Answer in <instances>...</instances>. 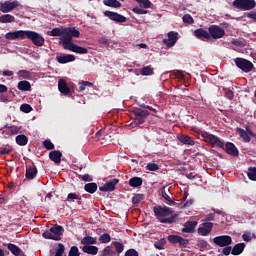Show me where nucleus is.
Returning a JSON list of instances; mask_svg holds the SVG:
<instances>
[{
  "label": "nucleus",
  "mask_w": 256,
  "mask_h": 256,
  "mask_svg": "<svg viewBox=\"0 0 256 256\" xmlns=\"http://www.w3.org/2000/svg\"><path fill=\"white\" fill-rule=\"evenodd\" d=\"M143 199V194H136L132 197L133 205H139Z\"/></svg>",
  "instance_id": "nucleus-54"
},
{
  "label": "nucleus",
  "mask_w": 256,
  "mask_h": 256,
  "mask_svg": "<svg viewBox=\"0 0 256 256\" xmlns=\"http://www.w3.org/2000/svg\"><path fill=\"white\" fill-rule=\"evenodd\" d=\"M195 227H197V221H187L184 224L182 233H195Z\"/></svg>",
  "instance_id": "nucleus-23"
},
{
  "label": "nucleus",
  "mask_w": 256,
  "mask_h": 256,
  "mask_svg": "<svg viewBox=\"0 0 256 256\" xmlns=\"http://www.w3.org/2000/svg\"><path fill=\"white\" fill-rule=\"evenodd\" d=\"M100 243H110L111 242V235L109 233H104L99 237Z\"/></svg>",
  "instance_id": "nucleus-46"
},
{
  "label": "nucleus",
  "mask_w": 256,
  "mask_h": 256,
  "mask_svg": "<svg viewBox=\"0 0 256 256\" xmlns=\"http://www.w3.org/2000/svg\"><path fill=\"white\" fill-rule=\"evenodd\" d=\"M77 201L81 203V197H79L76 193H69L67 196V201Z\"/></svg>",
  "instance_id": "nucleus-49"
},
{
  "label": "nucleus",
  "mask_w": 256,
  "mask_h": 256,
  "mask_svg": "<svg viewBox=\"0 0 256 256\" xmlns=\"http://www.w3.org/2000/svg\"><path fill=\"white\" fill-rule=\"evenodd\" d=\"M19 131H21V128L18 126L13 125L8 127V133H10V135H17Z\"/></svg>",
  "instance_id": "nucleus-53"
},
{
  "label": "nucleus",
  "mask_w": 256,
  "mask_h": 256,
  "mask_svg": "<svg viewBox=\"0 0 256 256\" xmlns=\"http://www.w3.org/2000/svg\"><path fill=\"white\" fill-rule=\"evenodd\" d=\"M177 41H179V33L175 31H170L168 32V39H164L163 43L168 47H173L175 43H177Z\"/></svg>",
  "instance_id": "nucleus-14"
},
{
  "label": "nucleus",
  "mask_w": 256,
  "mask_h": 256,
  "mask_svg": "<svg viewBox=\"0 0 256 256\" xmlns=\"http://www.w3.org/2000/svg\"><path fill=\"white\" fill-rule=\"evenodd\" d=\"M117 253L115 252V249L112 248V246H107L103 249V256H115Z\"/></svg>",
  "instance_id": "nucleus-41"
},
{
  "label": "nucleus",
  "mask_w": 256,
  "mask_h": 256,
  "mask_svg": "<svg viewBox=\"0 0 256 256\" xmlns=\"http://www.w3.org/2000/svg\"><path fill=\"white\" fill-rule=\"evenodd\" d=\"M179 245H180V247H187V245H189V239H185L180 236Z\"/></svg>",
  "instance_id": "nucleus-63"
},
{
  "label": "nucleus",
  "mask_w": 256,
  "mask_h": 256,
  "mask_svg": "<svg viewBox=\"0 0 256 256\" xmlns=\"http://www.w3.org/2000/svg\"><path fill=\"white\" fill-rule=\"evenodd\" d=\"M222 91L225 94L226 99H229L230 101L233 99V97H235V93L231 89L224 87Z\"/></svg>",
  "instance_id": "nucleus-44"
},
{
  "label": "nucleus",
  "mask_w": 256,
  "mask_h": 256,
  "mask_svg": "<svg viewBox=\"0 0 256 256\" xmlns=\"http://www.w3.org/2000/svg\"><path fill=\"white\" fill-rule=\"evenodd\" d=\"M247 175L250 181H256V167H250Z\"/></svg>",
  "instance_id": "nucleus-42"
},
{
  "label": "nucleus",
  "mask_w": 256,
  "mask_h": 256,
  "mask_svg": "<svg viewBox=\"0 0 256 256\" xmlns=\"http://www.w3.org/2000/svg\"><path fill=\"white\" fill-rule=\"evenodd\" d=\"M58 89H59L60 93L65 95V79H60L59 80V82H58Z\"/></svg>",
  "instance_id": "nucleus-58"
},
{
  "label": "nucleus",
  "mask_w": 256,
  "mask_h": 256,
  "mask_svg": "<svg viewBox=\"0 0 256 256\" xmlns=\"http://www.w3.org/2000/svg\"><path fill=\"white\" fill-rule=\"evenodd\" d=\"M115 247V253L121 255V252L125 249V245L122 242L114 241L112 244Z\"/></svg>",
  "instance_id": "nucleus-38"
},
{
  "label": "nucleus",
  "mask_w": 256,
  "mask_h": 256,
  "mask_svg": "<svg viewBox=\"0 0 256 256\" xmlns=\"http://www.w3.org/2000/svg\"><path fill=\"white\" fill-rule=\"evenodd\" d=\"M48 35H50L51 37H61L60 45H62V47H65V36H63V32L61 29L54 28L50 32H48Z\"/></svg>",
  "instance_id": "nucleus-20"
},
{
  "label": "nucleus",
  "mask_w": 256,
  "mask_h": 256,
  "mask_svg": "<svg viewBox=\"0 0 256 256\" xmlns=\"http://www.w3.org/2000/svg\"><path fill=\"white\" fill-rule=\"evenodd\" d=\"M153 213L157 220L164 225H171L177 223L179 214L175 213L173 209L167 206L156 205L153 207Z\"/></svg>",
  "instance_id": "nucleus-1"
},
{
  "label": "nucleus",
  "mask_w": 256,
  "mask_h": 256,
  "mask_svg": "<svg viewBox=\"0 0 256 256\" xmlns=\"http://www.w3.org/2000/svg\"><path fill=\"white\" fill-rule=\"evenodd\" d=\"M236 67L238 69H241L244 73H251L255 66L252 64L251 61L245 59V58H236L234 59Z\"/></svg>",
  "instance_id": "nucleus-7"
},
{
  "label": "nucleus",
  "mask_w": 256,
  "mask_h": 256,
  "mask_svg": "<svg viewBox=\"0 0 256 256\" xmlns=\"http://www.w3.org/2000/svg\"><path fill=\"white\" fill-rule=\"evenodd\" d=\"M5 39H7L8 41H15L16 39H25V30L8 32L5 35Z\"/></svg>",
  "instance_id": "nucleus-16"
},
{
  "label": "nucleus",
  "mask_w": 256,
  "mask_h": 256,
  "mask_svg": "<svg viewBox=\"0 0 256 256\" xmlns=\"http://www.w3.org/2000/svg\"><path fill=\"white\" fill-rule=\"evenodd\" d=\"M183 23H187L188 25H193L195 23V20L193 19V16L191 14H185L182 17Z\"/></svg>",
  "instance_id": "nucleus-45"
},
{
  "label": "nucleus",
  "mask_w": 256,
  "mask_h": 256,
  "mask_svg": "<svg viewBox=\"0 0 256 256\" xmlns=\"http://www.w3.org/2000/svg\"><path fill=\"white\" fill-rule=\"evenodd\" d=\"M232 45H235L236 47H245L247 43L242 39H234L232 40Z\"/></svg>",
  "instance_id": "nucleus-55"
},
{
  "label": "nucleus",
  "mask_w": 256,
  "mask_h": 256,
  "mask_svg": "<svg viewBox=\"0 0 256 256\" xmlns=\"http://www.w3.org/2000/svg\"><path fill=\"white\" fill-rule=\"evenodd\" d=\"M132 113L134 115V124L139 127V125H143L145 123V119L149 117V111L143 110L141 108H134L132 110Z\"/></svg>",
  "instance_id": "nucleus-6"
},
{
  "label": "nucleus",
  "mask_w": 256,
  "mask_h": 256,
  "mask_svg": "<svg viewBox=\"0 0 256 256\" xmlns=\"http://www.w3.org/2000/svg\"><path fill=\"white\" fill-rule=\"evenodd\" d=\"M180 240H181V236H178V235H170V236H168L169 243L176 244V243H179Z\"/></svg>",
  "instance_id": "nucleus-56"
},
{
  "label": "nucleus",
  "mask_w": 256,
  "mask_h": 256,
  "mask_svg": "<svg viewBox=\"0 0 256 256\" xmlns=\"http://www.w3.org/2000/svg\"><path fill=\"white\" fill-rule=\"evenodd\" d=\"M65 49L66 51H72V53H77L78 55H87V53H89V49L74 44V42H66Z\"/></svg>",
  "instance_id": "nucleus-8"
},
{
  "label": "nucleus",
  "mask_w": 256,
  "mask_h": 256,
  "mask_svg": "<svg viewBox=\"0 0 256 256\" xmlns=\"http://www.w3.org/2000/svg\"><path fill=\"white\" fill-rule=\"evenodd\" d=\"M73 61H75V55L73 54L65 55V63H73Z\"/></svg>",
  "instance_id": "nucleus-62"
},
{
  "label": "nucleus",
  "mask_w": 256,
  "mask_h": 256,
  "mask_svg": "<svg viewBox=\"0 0 256 256\" xmlns=\"http://www.w3.org/2000/svg\"><path fill=\"white\" fill-rule=\"evenodd\" d=\"M81 245L87 246V245H97V238H93L91 236H85L81 240Z\"/></svg>",
  "instance_id": "nucleus-34"
},
{
  "label": "nucleus",
  "mask_w": 256,
  "mask_h": 256,
  "mask_svg": "<svg viewBox=\"0 0 256 256\" xmlns=\"http://www.w3.org/2000/svg\"><path fill=\"white\" fill-rule=\"evenodd\" d=\"M137 3H140L144 9H150L151 8V1L149 0H135Z\"/></svg>",
  "instance_id": "nucleus-57"
},
{
  "label": "nucleus",
  "mask_w": 256,
  "mask_h": 256,
  "mask_svg": "<svg viewBox=\"0 0 256 256\" xmlns=\"http://www.w3.org/2000/svg\"><path fill=\"white\" fill-rule=\"evenodd\" d=\"M146 170L147 171H159V166L156 163L149 162L146 165Z\"/></svg>",
  "instance_id": "nucleus-52"
},
{
  "label": "nucleus",
  "mask_w": 256,
  "mask_h": 256,
  "mask_svg": "<svg viewBox=\"0 0 256 256\" xmlns=\"http://www.w3.org/2000/svg\"><path fill=\"white\" fill-rule=\"evenodd\" d=\"M237 132L241 139L244 141V143H249L251 141V136H249V133L243 128H237Z\"/></svg>",
  "instance_id": "nucleus-30"
},
{
  "label": "nucleus",
  "mask_w": 256,
  "mask_h": 256,
  "mask_svg": "<svg viewBox=\"0 0 256 256\" xmlns=\"http://www.w3.org/2000/svg\"><path fill=\"white\" fill-rule=\"evenodd\" d=\"M4 247H7V249L12 253V255L15 256H23L25 255V253L23 252V250H21V248H19V246L13 244V243H3Z\"/></svg>",
  "instance_id": "nucleus-17"
},
{
  "label": "nucleus",
  "mask_w": 256,
  "mask_h": 256,
  "mask_svg": "<svg viewBox=\"0 0 256 256\" xmlns=\"http://www.w3.org/2000/svg\"><path fill=\"white\" fill-rule=\"evenodd\" d=\"M20 110L22 111V113H31L33 111V107H31V105L29 104H22L20 106Z\"/></svg>",
  "instance_id": "nucleus-51"
},
{
  "label": "nucleus",
  "mask_w": 256,
  "mask_h": 256,
  "mask_svg": "<svg viewBox=\"0 0 256 256\" xmlns=\"http://www.w3.org/2000/svg\"><path fill=\"white\" fill-rule=\"evenodd\" d=\"M119 185V179L113 178L109 181H107L105 184L99 187V191H102V193H111L115 190V186Z\"/></svg>",
  "instance_id": "nucleus-12"
},
{
  "label": "nucleus",
  "mask_w": 256,
  "mask_h": 256,
  "mask_svg": "<svg viewBox=\"0 0 256 256\" xmlns=\"http://www.w3.org/2000/svg\"><path fill=\"white\" fill-rule=\"evenodd\" d=\"M133 13H136V15H147V10L139 7H134L132 9Z\"/></svg>",
  "instance_id": "nucleus-59"
},
{
  "label": "nucleus",
  "mask_w": 256,
  "mask_h": 256,
  "mask_svg": "<svg viewBox=\"0 0 256 256\" xmlns=\"http://www.w3.org/2000/svg\"><path fill=\"white\" fill-rule=\"evenodd\" d=\"M43 147L46 148L47 151H52V149H55V144L48 139L43 141Z\"/></svg>",
  "instance_id": "nucleus-48"
},
{
  "label": "nucleus",
  "mask_w": 256,
  "mask_h": 256,
  "mask_svg": "<svg viewBox=\"0 0 256 256\" xmlns=\"http://www.w3.org/2000/svg\"><path fill=\"white\" fill-rule=\"evenodd\" d=\"M106 7H113L114 9H119L121 7V2L119 0H103Z\"/></svg>",
  "instance_id": "nucleus-36"
},
{
  "label": "nucleus",
  "mask_w": 256,
  "mask_h": 256,
  "mask_svg": "<svg viewBox=\"0 0 256 256\" xmlns=\"http://www.w3.org/2000/svg\"><path fill=\"white\" fill-rule=\"evenodd\" d=\"M24 39H30L36 47L45 45V38L35 31L25 30Z\"/></svg>",
  "instance_id": "nucleus-4"
},
{
  "label": "nucleus",
  "mask_w": 256,
  "mask_h": 256,
  "mask_svg": "<svg viewBox=\"0 0 256 256\" xmlns=\"http://www.w3.org/2000/svg\"><path fill=\"white\" fill-rule=\"evenodd\" d=\"M104 17H108L110 21H114V23H126L127 17L113 11L106 10L104 11Z\"/></svg>",
  "instance_id": "nucleus-11"
},
{
  "label": "nucleus",
  "mask_w": 256,
  "mask_h": 256,
  "mask_svg": "<svg viewBox=\"0 0 256 256\" xmlns=\"http://www.w3.org/2000/svg\"><path fill=\"white\" fill-rule=\"evenodd\" d=\"M16 7H19V2H17V1H13V2L6 1V2H4L0 5V11L2 13H11V11H13V9H15Z\"/></svg>",
  "instance_id": "nucleus-15"
},
{
  "label": "nucleus",
  "mask_w": 256,
  "mask_h": 256,
  "mask_svg": "<svg viewBox=\"0 0 256 256\" xmlns=\"http://www.w3.org/2000/svg\"><path fill=\"white\" fill-rule=\"evenodd\" d=\"M208 34L210 35V39H223L225 37V30L217 25H211L208 28Z\"/></svg>",
  "instance_id": "nucleus-9"
},
{
  "label": "nucleus",
  "mask_w": 256,
  "mask_h": 256,
  "mask_svg": "<svg viewBox=\"0 0 256 256\" xmlns=\"http://www.w3.org/2000/svg\"><path fill=\"white\" fill-rule=\"evenodd\" d=\"M165 245H167V240H165V238H161L160 240L154 243V247L156 249H159L160 251L165 249Z\"/></svg>",
  "instance_id": "nucleus-40"
},
{
  "label": "nucleus",
  "mask_w": 256,
  "mask_h": 256,
  "mask_svg": "<svg viewBox=\"0 0 256 256\" xmlns=\"http://www.w3.org/2000/svg\"><path fill=\"white\" fill-rule=\"evenodd\" d=\"M211 231H213V223L211 222H205L202 224V227L198 228L199 235H202L203 237H207Z\"/></svg>",
  "instance_id": "nucleus-18"
},
{
  "label": "nucleus",
  "mask_w": 256,
  "mask_h": 256,
  "mask_svg": "<svg viewBox=\"0 0 256 256\" xmlns=\"http://www.w3.org/2000/svg\"><path fill=\"white\" fill-rule=\"evenodd\" d=\"M79 85L80 86H79L78 91H85L87 89V87H93V83H91L89 81H85V80L80 82Z\"/></svg>",
  "instance_id": "nucleus-43"
},
{
  "label": "nucleus",
  "mask_w": 256,
  "mask_h": 256,
  "mask_svg": "<svg viewBox=\"0 0 256 256\" xmlns=\"http://www.w3.org/2000/svg\"><path fill=\"white\" fill-rule=\"evenodd\" d=\"M194 35L197 39H200V41H205V39H211V35L207 30L198 28L194 31Z\"/></svg>",
  "instance_id": "nucleus-19"
},
{
  "label": "nucleus",
  "mask_w": 256,
  "mask_h": 256,
  "mask_svg": "<svg viewBox=\"0 0 256 256\" xmlns=\"http://www.w3.org/2000/svg\"><path fill=\"white\" fill-rule=\"evenodd\" d=\"M83 253H87V255H97L99 253V248L94 245H86L82 247Z\"/></svg>",
  "instance_id": "nucleus-25"
},
{
  "label": "nucleus",
  "mask_w": 256,
  "mask_h": 256,
  "mask_svg": "<svg viewBox=\"0 0 256 256\" xmlns=\"http://www.w3.org/2000/svg\"><path fill=\"white\" fill-rule=\"evenodd\" d=\"M225 151L228 155H232L233 157H237L239 155V150L237 146L232 142H227L225 145Z\"/></svg>",
  "instance_id": "nucleus-21"
},
{
  "label": "nucleus",
  "mask_w": 256,
  "mask_h": 256,
  "mask_svg": "<svg viewBox=\"0 0 256 256\" xmlns=\"http://www.w3.org/2000/svg\"><path fill=\"white\" fill-rule=\"evenodd\" d=\"M18 76L23 77V79H31V72L27 70H19Z\"/></svg>",
  "instance_id": "nucleus-50"
},
{
  "label": "nucleus",
  "mask_w": 256,
  "mask_h": 256,
  "mask_svg": "<svg viewBox=\"0 0 256 256\" xmlns=\"http://www.w3.org/2000/svg\"><path fill=\"white\" fill-rule=\"evenodd\" d=\"M68 256H81V252H79L77 246H72L68 252Z\"/></svg>",
  "instance_id": "nucleus-47"
},
{
  "label": "nucleus",
  "mask_w": 256,
  "mask_h": 256,
  "mask_svg": "<svg viewBox=\"0 0 256 256\" xmlns=\"http://www.w3.org/2000/svg\"><path fill=\"white\" fill-rule=\"evenodd\" d=\"M125 256H139V252H137V250L131 248L125 252Z\"/></svg>",
  "instance_id": "nucleus-60"
},
{
  "label": "nucleus",
  "mask_w": 256,
  "mask_h": 256,
  "mask_svg": "<svg viewBox=\"0 0 256 256\" xmlns=\"http://www.w3.org/2000/svg\"><path fill=\"white\" fill-rule=\"evenodd\" d=\"M140 75H143V77H149L151 75H155V69L151 66H144L140 70Z\"/></svg>",
  "instance_id": "nucleus-28"
},
{
  "label": "nucleus",
  "mask_w": 256,
  "mask_h": 256,
  "mask_svg": "<svg viewBox=\"0 0 256 256\" xmlns=\"http://www.w3.org/2000/svg\"><path fill=\"white\" fill-rule=\"evenodd\" d=\"M17 87L19 91H29L31 89V83L27 80H22L18 82Z\"/></svg>",
  "instance_id": "nucleus-35"
},
{
  "label": "nucleus",
  "mask_w": 256,
  "mask_h": 256,
  "mask_svg": "<svg viewBox=\"0 0 256 256\" xmlns=\"http://www.w3.org/2000/svg\"><path fill=\"white\" fill-rule=\"evenodd\" d=\"M192 131L198 133V135H201L203 141H205V143H209L212 145V147H220L221 149H225V144L223 141H221V139H219V137L209 132L198 130L197 128H192Z\"/></svg>",
  "instance_id": "nucleus-2"
},
{
  "label": "nucleus",
  "mask_w": 256,
  "mask_h": 256,
  "mask_svg": "<svg viewBox=\"0 0 256 256\" xmlns=\"http://www.w3.org/2000/svg\"><path fill=\"white\" fill-rule=\"evenodd\" d=\"M178 141H180V143H183L184 145H195V141L193 140V138L188 135L178 136Z\"/></svg>",
  "instance_id": "nucleus-27"
},
{
  "label": "nucleus",
  "mask_w": 256,
  "mask_h": 256,
  "mask_svg": "<svg viewBox=\"0 0 256 256\" xmlns=\"http://www.w3.org/2000/svg\"><path fill=\"white\" fill-rule=\"evenodd\" d=\"M25 177L26 179H30V180H33L35 177H37V167L35 166L27 167Z\"/></svg>",
  "instance_id": "nucleus-26"
},
{
  "label": "nucleus",
  "mask_w": 256,
  "mask_h": 256,
  "mask_svg": "<svg viewBox=\"0 0 256 256\" xmlns=\"http://www.w3.org/2000/svg\"><path fill=\"white\" fill-rule=\"evenodd\" d=\"M16 143L17 145H20V147H25V145L29 143V138L24 134H20L16 136Z\"/></svg>",
  "instance_id": "nucleus-31"
},
{
  "label": "nucleus",
  "mask_w": 256,
  "mask_h": 256,
  "mask_svg": "<svg viewBox=\"0 0 256 256\" xmlns=\"http://www.w3.org/2000/svg\"><path fill=\"white\" fill-rule=\"evenodd\" d=\"M80 35L81 32L73 27L65 28V43H73V37L78 38Z\"/></svg>",
  "instance_id": "nucleus-13"
},
{
  "label": "nucleus",
  "mask_w": 256,
  "mask_h": 256,
  "mask_svg": "<svg viewBox=\"0 0 256 256\" xmlns=\"http://www.w3.org/2000/svg\"><path fill=\"white\" fill-rule=\"evenodd\" d=\"M213 243L218 247H228L233 243V238L229 235H221L213 238Z\"/></svg>",
  "instance_id": "nucleus-10"
},
{
  "label": "nucleus",
  "mask_w": 256,
  "mask_h": 256,
  "mask_svg": "<svg viewBox=\"0 0 256 256\" xmlns=\"http://www.w3.org/2000/svg\"><path fill=\"white\" fill-rule=\"evenodd\" d=\"M232 5L239 11H251V9H255L256 2L255 0H234Z\"/></svg>",
  "instance_id": "nucleus-5"
},
{
  "label": "nucleus",
  "mask_w": 256,
  "mask_h": 256,
  "mask_svg": "<svg viewBox=\"0 0 256 256\" xmlns=\"http://www.w3.org/2000/svg\"><path fill=\"white\" fill-rule=\"evenodd\" d=\"M197 246L200 248V249H207V247L209 246V243H207V241L205 240H199L197 242Z\"/></svg>",
  "instance_id": "nucleus-61"
},
{
  "label": "nucleus",
  "mask_w": 256,
  "mask_h": 256,
  "mask_svg": "<svg viewBox=\"0 0 256 256\" xmlns=\"http://www.w3.org/2000/svg\"><path fill=\"white\" fill-rule=\"evenodd\" d=\"M9 153H13V146L6 144L0 148V155H9Z\"/></svg>",
  "instance_id": "nucleus-39"
},
{
  "label": "nucleus",
  "mask_w": 256,
  "mask_h": 256,
  "mask_svg": "<svg viewBox=\"0 0 256 256\" xmlns=\"http://www.w3.org/2000/svg\"><path fill=\"white\" fill-rule=\"evenodd\" d=\"M15 21V16L11 14H4L0 16V23H13Z\"/></svg>",
  "instance_id": "nucleus-37"
},
{
  "label": "nucleus",
  "mask_w": 256,
  "mask_h": 256,
  "mask_svg": "<svg viewBox=\"0 0 256 256\" xmlns=\"http://www.w3.org/2000/svg\"><path fill=\"white\" fill-rule=\"evenodd\" d=\"M129 185L130 187H141V185H143V178L141 177H133L129 180Z\"/></svg>",
  "instance_id": "nucleus-33"
},
{
  "label": "nucleus",
  "mask_w": 256,
  "mask_h": 256,
  "mask_svg": "<svg viewBox=\"0 0 256 256\" xmlns=\"http://www.w3.org/2000/svg\"><path fill=\"white\" fill-rule=\"evenodd\" d=\"M98 189L97 183L95 182H90L85 184L84 186V191H86V193H90L91 195H93V193H95Z\"/></svg>",
  "instance_id": "nucleus-29"
},
{
  "label": "nucleus",
  "mask_w": 256,
  "mask_h": 256,
  "mask_svg": "<svg viewBox=\"0 0 256 256\" xmlns=\"http://www.w3.org/2000/svg\"><path fill=\"white\" fill-rule=\"evenodd\" d=\"M245 251V243H238L232 248V255H241Z\"/></svg>",
  "instance_id": "nucleus-32"
},
{
  "label": "nucleus",
  "mask_w": 256,
  "mask_h": 256,
  "mask_svg": "<svg viewBox=\"0 0 256 256\" xmlns=\"http://www.w3.org/2000/svg\"><path fill=\"white\" fill-rule=\"evenodd\" d=\"M61 157H63V153L59 150H53L49 152V159L59 165L61 163Z\"/></svg>",
  "instance_id": "nucleus-22"
},
{
  "label": "nucleus",
  "mask_w": 256,
  "mask_h": 256,
  "mask_svg": "<svg viewBox=\"0 0 256 256\" xmlns=\"http://www.w3.org/2000/svg\"><path fill=\"white\" fill-rule=\"evenodd\" d=\"M63 233H65L63 226L55 225L43 232L42 237L44 239H52L53 241H61Z\"/></svg>",
  "instance_id": "nucleus-3"
},
{
  "label": "nucleus",
  "mask_w": 256,
  "mask_h": 256,
  "mask_svg": "<svg viewBox=\"0 0 256 256\" xmlns=\"http://www.w3.org/2000/svg\"><path fill=\"white\" fill-rule=\"evenodd\" d=\"M63 253H65V245L62 243H58V247L50 250V256H63Z\"/></svg>",
  "instance_id": "nucleus-24"
},
{
  "label": "nucleus",
  "mask_w": 256,
  "mask_h": 256,
  "mask_svg": "<svg viewBox=\"0 0 256 256\" xmlns=\"http://www.w3.org/2000/svg\"><path fill=\"white\" fill-rule=\"evenodd\" d=\"M222 253L223 255H231L232 251H231V247L230 246H224V248L222 249Z\"/></svg>",
  "instance_id": "nucleus-64"
}]
</instances>
